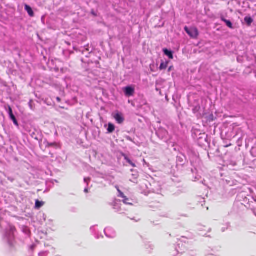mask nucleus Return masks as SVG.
<instances>
[{"mask_svg": "<svg viewBox=\"0 0 256 256\" xmlns=\"http://www.w3.org/2000/svg\"><path fill=\"white\" fill-rule=\"evenodd\" d=\"M16 231L15 227L8 224L5 232V238L10 246H12L14 242V232Z\"/></svg>", "mask_w": 256, "mask_h": 256, "instance_id": "f257e3e1", "label": "nucleus"}, {"mask_svg": "<svg viewBox=\"0 0 256 256\" xmlns=\"http://www.w3.org/2000/svg\"><path fill=\"white\" fill-rule=\"evenodd\" d=\"M156 134L161 140L166 142L168 140V134L166 130L163 128H160L156 131Z\"/></svg>", "mask_w": 256, "mask_h": 256, "instance_id": "f03ea898", "label": "nucleus"}, {"mask_svg": "<svg viewBox=\"0 0 256 256\" xmlns=\"http://www.w3.org/2000/svg\"><path fill=\"white\" fill-rule=\"evenodd\" d=\"M123 92L126 97L133 96L135 93V89L134 86H128L122 88Z\"/></svg>", "mask_w": 256, "mask_h": 256, "instance_id": "7ed1b4c3", "label": "nucleus"}, {"mask_svg": "<svg viewBox=\"0 0 256 256\" xmlns=\"http://www.w3.org/2000/svg\"><path fill=\"white\" fill-rule=\"evenodd\" d=\"M184 30L190 37L193 38H196L198 34V30L196 28H189L186 26Z\"/></svg>", "mask_w": 256, "mask_h": 256, "instance_id": "20e7f679", "label": "nucleus"}, {"mask_svg": "<svg viewBox=\"0 0 256 256\" xmlns=\"http://www.w3.org/2000/svg\"><path fill=\"white\" fill-rule=\"evenodd\" d=\"M198 138V144L201 145H205V143H208V136L205 134H200Z\"/></svg>", "mask_w": 256, "mask_h": 256, "instance_id": "39448f33", "label": "nucleus"}, {"mask_svg": "<svg viewBox=\"0 0 256 256\" xmlns=\"http://www.w3.org/2000/svg\"><path fill=\"white\" fill-rule=\"evenodd\" d=\"M114 118L119 124H122L124 120V118L122 114L117 112L114 115Z\"/></svg>", "mask_w": 256, "mask_h": 256, "instance_id": "423d86ee", "label": "nucleus"}, {"mask_svg": "<svg viewBox=\"0 0 256 256\" xmlns=\"http://www.w3.org/2000/svg\"><path fill=\"white\" fill-rule=\"evenodd\" d=\"M8 114H9L10 118L12 120L14 124L16 126H18V122L16 120V116L13 114L12 110L10 107H9V108H8Z\"/></svg>", "mask_w": 256, "mask_h": 256, "instance_id": "0eeeda50", "label": "nucleus"}, {"mask_svg": "<svg viewBox=\"0 0 256 256\" xmlns=\"http://www.w3.org/2000/svg\"><path fill=\"white\" fill-rule=\"evenodd\" d=\"M108 126L107 128V133L108 134H112V133L114 130H115V126L114 124L110 122L108 124H104V127H106Z\"/></svg>", "mask_w": 256, "mask_h": 256, "instance_id": "6e6552de", "label": "nucleus"}, {"mask_svg": "<svg viewBox=\"0 0 256 256\" xmlns=\"http://www.w3.org/2000/svg\"><path fill=\"white\" fill-rule=\"evenodd\" d=\"M220 20L226 23V24L228 27L229 28H234L233 24L230 20H226L222 15L220 16Z\"/></svg>", "mask_w": 256, "mask_h": 256, "instance_id": "1a4fd4ad", "label": "nucleus"}, {"mask_svg": "<svg viewBox=\"0 0 256 256\" xmlns=\"http://www.w3.org/2000/svg\"><path fill=\"white\" fill-rule=\"evenodd\" d=\"M24 9L28 13V15L30 17L34 16V12L32 8L30 6L26 4L24 5Z\"/></svg>", "mask_w": 256, "mask_h": 256, "instance_id": "9d476101", "label": "nucleus"}, {"mask_svg": "<svg viewBox=\"0 0 256 256\" xmlns=\"http://www.w3.org/2000/svg\"><path fill=\"white\" fill-rule=\"evenodd\" d=\"M163 52H164V54L165 55H166L167 56H168L170 59H173L174 56H173V52L172 51L170 50H168L167 48H164L163 50Z\"/></svg>", "mask_w": 256, "mask_h": 256, "instance_id": "9b49d317", "label": "nucleus"}, {"mask_svg": "<svg viewBox=\"0 0 256 256\" xmlns=\"http://www.w3.org/2000/svg\"><path fill=\"white\" fill-rule=\"evenodd\" d=\"M244 20L248 26H250L254 22V20L250 16H246Z\"/></svg>", "mask_w": 256, "mask_h": 256, "instance_id": "f8f14e48", "label": "nucleus"}, {"mask_svg": "<svg viewBox=\"0 0 256 256\" xmlns=\"http://www.w3.org/2000/svg\"><path fill=\"white\" fill-rule=\"evenodd\" d=\"M44 143V144H46V148H50V147L57 148L58 147V144L56 142H49L47 140H45Z\"/></svg>", "mask_w": 256, "mask_h": 256, "instance_id": "ddd939ff", "label": "nucleus"}, {"mask_svg": "<svg viewBox=\"0 0 256 256\" xmlns=\"http://www.w3.org/2000/svg\"><path fill=\"white\" fill-rule=\"evenodd\" d=\"M122 156L124 157V159L128 163L134 168L136 166L135 164L134 163L126 154H122Z\"/></svg>", "mask_w": 256, "mask_h": 256, "instance_id": "4468645a", "label": "nucleus"}, {"mask_svg": "<svg viewBox=\"0 0 256 256\" xmlns=\"http://www.w3.org/2000/svg\"><path fill=\"white\" fill-rule=\"evenodd\" d=\"M168 61L164 62L162 61V62L160 64V66L159 68L160 70H166V68L168 67Z\"/></svg>", "mask_w": 256, "mask_h": 256, "instance_id": "2eb2a0df", "label": "nucleus"}, {"mask_svg": "<svg viewBox=\"0 0 256 256\" xmlns=\"http://www.w3.org/2000/svg\"><path fill=\"white\" fill-rule=\"evenodd\" d=\"M44 202L42 201H39L38 200H36L35 204V208L37 209H39L44 206Z\"/></svg>", "mask_w": 256, "mask_h": 256, "instance_id": "dca6fc26", "label": "nucleus"}, {"mask_svg": "<svg viewBox=\"0 0 256 256\" xmlns=\"http://www.w3.org/2000/svg\"><path fill=\"white\" fill-rule=\"evenodd\" d=\"M81 52L83 54H84L85 52H87L88 54H90L92 52V50H90L89 48V45L88 44L86 46H84L83 50H82Z\"/></svg>", "mask_w": 256, "mask_h": 256, "instance_id": "f3484780", "label": "nucleus"}, {"mask_svg": "<svg viewBox=\"0 0 256 256\" xmlns=\"http://www.w3.org/2000/svg\"><path fill=\"white\" fill-rule=\"evenodd\" d=\"M131 172H132V176L134 180H136L137 179V178H138V172H136V170H134L133 169H132L131 170Z\"/></svg>", "mask_w": 256, "mask_h": 256, "instance_id": "a211bd4d", "label": "nucleus"}, {"mask_svg": "<svg viewBox=\"0 0 256 256\" xmlns=\"http://www.w3.org/2000/svg\"><path fill=\"white\" fill-rule=\"evenodd\" d=\"M184 157L182 156H177V162H180V164H184Z\"/></svg>", "mask_w": 256, "mask_h": 256, "instance_id": "6ab92c4d", "label": "nucleus"}, {"mask_svg": "<svg viewBox=\"0 0 256 256\" xmlns=\"http://www.w3.org/2000/svg\"><path fill=\"white\" fill-rule=\"evenodd\" d=\"M123 200H122V202H124V204H132L130 202V199L128 198H126V196H124V198H122Z\"/></svg>", "mask_w": 256, "mask_h": 256, "instance_id": "aec40b11", "label": "nucleus"}, {"mask_svg": "<svg viewBox=\"0 0 256 256\" xmlns=\"http://www.w3.org/2000/svg\"><path fill=\"white\" fill-rule=\"evenodd\" d=\"M48 254V252L43 251L41 252L38 254V256H47Z\"/></svg>", "mask_w": 256, "mask_h": 256, "instance_id": "412c9836", "label": "nucleus"}, {"mask_svg": "<svg viewBox=\"0 0 256 256\" xmlns=\"http://www.w3.org/2000/svg\"><path fill=\"white\" fill-rule=\"evenodd\" d=\"M110 230V228H106L105 230H104V233L106 235V236L108 237H109V238H113L114 236H109L107 232H108V231Z\"/></svg>", "mask_w": 256, "mask_h": 256, "instance_id": "4be33fe9", "label": "nucleus"}, {"mask_svg": "<svg viewBox=\"0 0 256 256\" xmlns=\"http://www.w3.org/2000/svg\"><path fill=\"white\" fill-rule=\"evenodd\" d=\"M118 196L121 197L122 198H124V194L120 190H118Z\"/></svg>", "mask_w": 256, "mask_h": 256, "instance_id": "5701e85b", "label": "nucleus"}, {"mask_svg": "<svg viewBox=\"0 0 256 256\" xmlns=\"http://www.w3.org/2000/svg\"><path fill=\"white\" fill-rule=\"evenodd\" d=\"M200 106H196L193 110H192V111L194 113H196V112H198L200 109Z\"/></svg>", "mask_w": 256, "mask_h": 256, "instance_id": "b1692460", "label": "nucleus"}, {"mask_svg": "<svg viewBox=\"0 0 256 256\" xmlns=\"http://www.w3.org/2000/svg\"><path fill=\"white\" fill-rule=\"evenodd\" d=\"M90 13L95 17L97 16H98L96 12L94 10H92Z\"/></svg>", "mask_w": 256, "mask_h": 256, "instance_id": "393cba45", "label": "nucleus"}, {"mask_svg": "<svg viewBox=\"0 0 256 256\" xmlns=\"http://www.w3.org/2000/svg\"><path fill=\"white\" fill-rule=\"evenodd\" d=\"M32 104H33V101L32 100H30L28 103V104H29L30 108L32 110L33 109Z\"/></svg>", "mask_w": 256, "mask_h": 256, "instance_id": "a878e982", "label": "nucleus"}, {"mask_svg": "<svg viewBox=\"0 0 256 256\" xmlns=\"http://www.w3.org/2000/svg\"><path fill=\"white\" fill-rule=\"evenodd\" d=\"M90 178H84V182L87 184H88V182H90Z\"/></svg>", "mask_w": 256, "mask_h": 256, "instance_id": "bb28decb", "label": "nucleus"}, {"mask_svg": "<svg viewBox=\"0 0 256 256\" xmlns=\"http://www.w3.org/2000/svg\"><path fill=\"white\" fill-rule=\"evenodd\" d=\"M34 135H35V133L34 132H33L31 134V136H32V138H34V139L36 140H38V137L36 136H34Z\"/></svg>", "mask_w": 256, "mask_h": 256, "instance_id": "cd10ccee", "label": "nucleus"}, {"mask_svg": "<svg viewBox=\"0 0 256 256\" xmlns=\"http://www.w3.org/2000/svg\"><path fill=\"white\" fill-rule=\"evenodd\" d=\"M126 138L129 141L134 142L133 140L130 136H126Z\"/></svg>", "mask_w": 256, "mask_h": 256, "instance_id": "c85d7f7f", "label": "nucleus"}, {"mask_svg": "<svg viewBox=\"0 0 256 256\" xmlns=\"http://www.w3.org/2000/svg\"><path fill=\"white\" fill-rule=\"evenodd\" d=\"M191 171H192V172L193 174H196V172H197V170H196V168H192Z\"/></svg>", "mask_w": 256, "mask_h": 256, "instance_id": "c756f323", "label": "nucleus"}, {"mask_svg": "<svg viewBox=\"0 0 256 256\" xmlns=\"http://www.w3.org/2000/svg\"><path fill=\"white\" fill-rule=\"evenodd\" d=\"M172 68H173V66H170L168 68V72H170L172 70Z\"/></svg>", "mask_w": 256, "mask_h": 256, "instance_id": "7c9ffc66", "label": "nucleus"}, {"mask_svg": "<svg viewBox=\"0 0 256 256\" xmlns=\"http://www.w3.org/2000/svg\"><path fill=\"white\" fill-rule=\"evenodd\" d=\"M228 225L226 228H222V231L224 232L226 230H227L228 228Z\"/></svg>", "mask_w": 256, "mask_h": 256, "instance_id": "2f4dec72", "label": "nucleus"}, {"mask_svg": "<svg viewBox=\"0 0 256 256\" xmlns=\"http://www.w3.org/2000/svg\"><path fill=\"white\" fill-rule=\"evenodd\" d=\"M194 180H195V181H196V180H199L198 176H194Z\"/></svg>", "mask_w": 256, "mask_h": 256, "instance_id": "473e14b6", "label": "nucleus"}, {"mask_svg": "<svg viewBox=\"0 0 256 256\" xmlns=\"http://www.w3.org/2000/svg\"><path fill=\"white\" fill-rule=\"evenodd\" d=\"M56 100H57V101H58V102H60L61 100V99H60V98H59V97H57V98H56Z\"/></svg>", "mask_w": 256, "mask_h": 256, "instance_id": "72a5a7b5", "label": "nucleus"}, {"mask_svg": "<svg viewBox=\"0 0 256 256\" xmlns=\"http://www.w3.org/2000/svg\"><path fill=\"white\" fill-rule=\"evenodd\" d=\"M84 192H88V188H86L84 190Z\"/></svg>", "mask_w": 256, "mask_h": 256, "instance_id": "f704fd0d", "label": "nucleus"}, {"mask_svg": "<svg viewBox=\"0 0 256 256\" xmlns=\"http://www.w3.org/2000/svg\"><path fill=\"white\" fill-rule=\"evenodd\" d=\"M34 246H34V245H32V246H31L30 248H31L32 250H34Z\"/></svg>", "mask_w": 256, "mask_h": 256, "instance_id": "c9c22d12", "label": "nucleus"}, {"mask_svg": "<svg viewBox=\"0 0 256 256\" xmlns=\"http://www.w3.org/2000/svg\"><path fill=\"white\" fill-rule=\"evenodd\" d=\"M86 53H87V52H85L84 54H85V55H86V57H88V56L86 54Z\"/></svg>", "mask_w": 256, "mask_h": 256, "instance_id": "e433bc0d", "label": "nucleus"}, {"mask_svg": "<svg viewBox=\"0 0 256 256\" xmlns=\"http://www.w3.org/2000/svg\"><path fill=\"white\" fill-rule=\"evenodd\" d=\"M253 199H254V200L255 202H256V197H255V198L253 197Z\"/></svg>", "mask_w": 256, "mask_h": 256, "instance_id": "4c0bfd02", "label": "nucleus"}]
</instances>
